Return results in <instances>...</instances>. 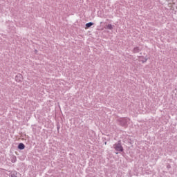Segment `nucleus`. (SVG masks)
Returning <instances> with one entry per match:
<instances>
[{
  "instance_id": "obj_1",
  "label": "nucleus",
  "mask_w": 177,
  "mask_h": 177,
  "mask_svg": "<svg viewBox=\"0 0 177 177\" xmlns=\"http://www.w3.org/2000/svg\"><path fill=\"white\" fill-rule=\"evenodd\" d=\"M113 147L116 151H124V148L120 142L118 144H115Z\"/></svg>"
},
{
  "instance_id": "obj_2",
  "label": "nucleus",
  "mask_w": 177,
  "mask_h": 177,
  "mask_svg": "<svg viewBox=\"0 0 177 177\" xmlns=\"http://www.w3.org/2000/svg\"><path fill=\"white\" fill-rule=\"evenodd\" d=\"M24 77H23V75L21 74H18L16 77H15V81L17 82H21V81H23Z\"/></svg>"
},
{
  "instance_id": "obj_3",
  "label": "nucleus",
  "mask_w": 177,
  "mask_h": 177,
  "mask_svg": "<svg viewBox=\"0 0 177 177\" xmlns=\"http://www.w3.org/2000/svg\"><path fill=\"white\" fill-rule=\"evenodd\" d=\"M25 148H26V146L23 143H20L18 145V149H19V150H24Z\"/></svg>"
},
{
  "instance_id": "obj_4",
  "label": "nucleus",
  "mask_w": 177,
  "mask_h": 177,
  "mask_svg": "<svg viewBox=\"0 0 177 177\" xmlns=\"http://www.w3.org/2000/svg\"><path fill=\"white\" fill-rule=\"evenodd\" d=\"M91 26H93V23L89 22L86 24V28H89V27H91Z\"/></svg>"
},
{
  "instance_id": "obj_5",
  "label": "nucleus",
  "mask_w": 177,
  "mask_h": 177,
  "mask_svg": "<svg viewBox=\"0 0 177 177\" xmlns=\"http://www.w3.org/2000/svg\"><path fill=\"white\" fill-rule=\"evenodd\" d=\"M133 53H139V47H136L133 50Z\"/></svg>"
},
{
  "instance_id": "obj_6",
  "label": "nucleus",
  "mask_w": 177,
  "mask_h": 177,
  "mask_svg": "<svg viewBox=\"0 0 177 177\" xmlns=\"http://www.w3.org/2000/svg\"><path fill=\"white\" fill-rule=\"evenodd\" d=\"M106 28H107L108 30H113V25H112V24H108V25L106 26Z\"/></svg>"
},
{
  "instance_id": "obj_7",
  "label": "nucleus",
  "mask_w": 177,
  "mask_h": 177,
  "mask_svg": "<svg viewBox=\"0 0 177 177\" xmlns=\"http://www.w3.org/2000/svg\"><path fill=\"white\" fill-rule=\"evenodd\" d=\"M142 63H146L147 62V58L145 59V60H142Z\"/></svg>"
}]
</instances>
